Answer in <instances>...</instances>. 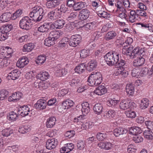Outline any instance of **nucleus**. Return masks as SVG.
Returning <instances> with one entry per match:
<instances>
[{
  "label": "nucleus",
  "mask_w": 153,
  "mask_h": 153,
  "mask_svg": "<svg viewBox=\"0 0 153 153\" xmlns=\"http://www.w3.org/2000/svg\"><path fill=\"white\" fill-rule=\"evenodd\" d=\"M119 54L115 52H109L104 56V58L105 61L107 64L109 66H112L116 64V66L118 69L124 68V66L126 64L125 61L123 59H120L119 60Z\"/></svg>",
  "instance_id": "obj_1"
},
{
  "label": "nucleus",
  "mask_w": 153,
  "mask_h": 153,
  "mask_svg": "<svg viewBox=\"0 0 153 153\" xmlns=\"http://www.w3.org/2000/svg\"><path fill=\"white\" fill-rule=\"evenodd\" d=\"M44 14L42 8L40 7L36 6L32 8L29 14L32 20L37 22L40 21Z\"/></svg>",
  "instance_id": "obj_2"
},
{
  "label": "nucleus",
  "mask_w": 153,
  "mask_h": 153,
  "mask_svg": "<svg viewBox=\"0 0 153 153\" xmlns=\"http://www.w3.org/2000/svg\"><path fill=\"white\" fill-rule=\"evenodd\" d=\"M31 20L32 19L28 16L23 17L19 22L20 27L23 29L29 30L31 28Z\"/></svg>",
  "instance_id": "obj_3"
},
{
  "label": "nucleus",
  "mask_w": 153,
  "mask_h": 153,
  "mask_svg": "<svg viewBox=\"0 0 153 153\" xmlns=\"http://www.w3.org/2000/svg\"><path fill=\"white\" fill-rule=\"evenodd\" d=\"M81 37L79 35H73L70 38L69 41L68 42V44L70 46L75 47L81 42Z\"/></svg>",
  "instance_id": "obj_4"
},
{
  "label": "nucleus",
  "mask_w": 153,
  "mask_h": 153,
  "mask_svg": "<svg viewBox=\"0 0 153 153\" xmlns=\"http://www.w3.org/2000/svg\"><path fill=\"white\" fill-rule=\"evenodd\" d=\"M18 114H19L22 117H25L29 115L31 116L32 111L30 110L29 106L27 105L22 106L18 109Z\"/></svg>",
  "instance_id": "obj_5"
},
{
  "label": "nucleus",
  "mask_w": 153,
  "mask_h": 153,
  "mask_svg": "<svg viewBox=\"0 0 153 153\" xmlns=\"http://www.w3.org/2000/svg\"><path fill=\"white\" fill-rule=\"evenodd\" d=\"M55 75L58 77L64 76L68 73L67 69L62 68L60 64L57 65L55 68Z\"/></svg>",
  "instance_id": "obj_6"
},
{
  "label": "nucleus",
  "mask_w": 153,
  "mask_h": 153,
  "mask_svg": "<svg viewBox=\"0 0 153 153\" xmlns=\"http://www.w3.org/2000/svg\"><path fill=\"white\" fill-rule=\"evenodd\" d=\"M134 102H129L123 100H121L120 104V107L122 110H125L129 108H132L134 105Z\"/></svg>",
  "instance_id": "obj_7"
},
{
  "label": "nucleus",
  "mask_w": 153,
  "mask_h": 153,
  "mask_svg": "<svg viewBox=\"0 0 153 153\" xmlns=\"http://www.w3.org/2000/svg\"><path fill=\"white\" fill-rule=\"evenodd\" d=\"M59 33L56 31H51L50 33L49 36L48 37V41H49L50 44L48 43V47L53 45L54 44L53 41L59 37Z\"/></svg>",
  "instance_id": "obj_8"
},
{
  "label": "nucleus",
  "mask_w": 153,
  "mask_h": 153,
  "mask_svg": "<svg viewBox=\"0 0 153 153\" xmlns=\"http://www.w3.org/2000/svg\"><path fill=\"white\" fill-rule=\"evenodd\" d=\"M130 12L128 14V20L129 22L131 23H133L136 22L138 19V16L136 10H130Z\"/></svg>",
  "instance_id": "obj_9"
},
{
  "label": "nucleus",
  "mask_w": 153,
  "mask_h": 153,
  "mask_svg": "<svg viewBox=\"0 0 153 153\" xmlns=\"http://www.w3.org/2000/svg\"><path fill=\"white\" fill-rule=\"evenodd\" d=\"M22 96L21 92H16L13 94L8 98L9 102H16L19 101Z\"/></svg>",
  "instance_id": "obj_10"
},
{
  "label": "nucleus",
  "mask_w": 153,
  "mask_h": 153,
  "mask_svg": "<svg viewBox=\"0 0 153 153\" xmlns=\"http://www.w3.org/2000/svg\"><path fill=\"white\" fill-rule=\"evenodd\" d=\"M74 144L72 143H68L65 144L60 149L61 153H68L72 151L74 148Z\"/></svg>",
  "instance_id": "obj_11"
},
{
  "label": "nucleus",
  "mask_w": 153,
  "mask_h": 153,
  "mask_svg": "<svg viewBox=\"0 0 153 153\" xmlns=\"http://www.w3.org/2000/svg\"><path fill=\"white\" fill-rule=\"evenodd\" d=\"M91 78L90 80H91V82L93 84V82L92 81V80L94 79H95L97 83H98L99 84L101 83L102 80V75L99 72H97L95 73L91 74Z\"/></svg>",
  "instance_id": "obj_12"
},
{
  "label": "nucleus",
  "mask_w": 153,
  "mask_h": 153,
  "mask_svg": "<svg viewBox=\"0 0 153 153\" xmlns=\"http://www.w3.org/2000/svg\"><path fill=\"white\" fill-rule=\"evenodd\" d=\"M47 104V102L45 100L40 99L37 101L34 105V107L38 109H44L46 108Z\"/></svg>",
  "instance_id": "obj_13"
},
{
  "label": "nucleus",
  "mask_w": 153,
  "mask_h": 153,
  "mask_svg": "<svg viewBox=\"0 0 153 153\" xmlns=\"http://www.w3.org/2000/svg\"><path fill=\"white\" fill-rule=\"evenodd\" d=\"M28 62L27 58L26 57L23 56L18 60L16 63V65L19 68H23L27 64Z\"/></svg>",
  "instance_id": "obj_14"
},
{
  "label": "nucleus",
  "mask_w": 153,
  "mask_h": 153,
  "mask_svg": "<svg viewBox=\"0 0 153 153\" xmlns=\"http://www.w3.org/2000/svg\"><path fill=\"white\" fill-rule=\"evenodd\" d=\"M89 11L86 9L82 10L79 12V17L80 20H84L88 18L90 15Z\"/></svg>",
  "instance_id": "obj_15"
},
{
  "label": "nucleus",
  "mask_w": 153,
  "mask_h": 153,
  "mask_svg": "<svg viewBox=\"0 0 153 153\" xmlns=\"http://www.w3.org/2000/svg\"><path fill=\"white\" fill-rule=\"evenodd\" d=\"M94 93L98 95H102L107 92L106 88L104 85H101L97 88L94 91Z\"/></svg>",
  "instance_id": "obj_16"
},
{
  "label": "nucleus",
  "mask_w": 153,
  "mask_h": 153,
  "mask_svg": "<svg viewBox=\"0 0 153 153\" xmlns=\"http://www.w3.org/2000/svg\"><path fill=\"white\" fill-rule=\"evenodd\" d=\"M86 69V64L84 63L79 64L77 65L74 68L75 72L78 74L83 73Z\"/></svg>",
  "instance_id": "obj_17"
},
{
  "label": "nucleus",
  "mask_w": 153,
  "mask_h": 153,
  "mask_svg": "<svg viewBox=\"0 0 153 153\" xmlns=\"http://www.w3.org/2000/svg\"><path fill=\"white\" fill-rule=\"evenodd\" d=\"M117 35V33L114 31H111L106 33L104 37V39L107 41L114 39Z\"/></svg>",
  "instance_id": "obj_18"
},
{
  "label": "nucleus",
  "mask_w": 153,
  "mask_h": 153,
  "mask_svg": "<svg viewBox=\"0 0 153 153\" xmlns=\"http://www.w3.org/2000/svg\"><path fill=\"white\" fill-rule=\"evenodd\" d=\"M12 15L10 13H4L0 17V22H4L9 21L12 19Z\"/></svg>",
  "instance_id": "obj_19"
},
{
  "label": "nucleus",
  "mask_w": 153,
  "mask_h": 153,
  "mask_svg": "<svg viewBox=\"0 0 153 153\" xmlns=\"http://www.w3.org/2000/svg\"><path fill=\"white\" fill-rule=\"evenodd\" d=\"M142 132V130L141 128L137 126H134L131 127L129 129L128 133L135 135H137Z\"/></svg>",
  "instance_id": "obj_20"
},
{
  "label": "nucleus",
  "mask_w": 153,
  "mask_h": 153,
  "mask_svg": "<svg viewBox=\"0 0 153 153\" xmlns=\"http://www.w3.org/2000/svg\"><path fill=\"white\" fill-rule=\"evenodd\" d=\"M127 132V130L126 128L120 127L115 129L113 131V133L116 137H118L120 135L126 134Z\"/></svg>",
  "instance_id": "obj_21"
},
{
  "label": "nucleus",
  "mask_w": 153,
  "mask_h": 153,
  "mask_svg": "<svg viewBox=\"0 0 153 153\" xmlns=\"http://www.w3.org/2000/svg\"><path fill=\"white\" fill-rule=\"evenodd\" d=\"M152 72L151 70H149L146 68H143L141 69L139 73L140 76H149L152 75Z\"/></svg>",
  "instance_id": "obj_22"
},
{
  "label": "nucleus",
  "mask_w": 153,
  "mask_h": 153,
  "mask_svg": "<svg viewBox=\"0 0 153 153\" xmlns=\"http://www.w3.org/2000/svg\"><path fill=\"white\" fill-rule=\"evenodd\" d=\"M19 72L16 70H14L8 74L7 76L8 79L15 80L19 76Z\"/></svg>",
  "instance_id": "obj_23"
},
{
  "label": "nucleus",
  "mask_w": 153,
  "mask_h": 153,
  "mask_svg": "<svg viewBox=\"0 0 153 153\" xmlns=\"http://www.w3.org/2000/svg\"><path fill=\"white\" fill-rule=\"evenodd\" d=\"M145 59L142 56H140L139 57L137 56V58L134 60V65L135 66H140L143 65L145 63Z\"/></svg>",
  "instance_id": "obj_24"
},
{
  "label": "nucleus",
  "mask_w": 153,
  "mask_h": 153,
  "mask_svg": "<svg viewBox=\"0 0 153 153\" xmlns=\"http://www.w3.org/2000/svg\"><path fill=\"white\" fill-rule=\"evenodd\" d=\"M116 113L114 111L110 110L108 111H105L102 114L103 116L105 118L111 119L114 117Z\"/></svg>",
  "instance_id": "obj_25"
},
{
  "label": "nucleus",
  "mask_w": 153,
  "mask_h": 153,
  "mask_svg": "<svg viewBox=\"0 0 153 153\" xmlns=\"http://www.w3.org/2000/svg\"><path fill=\"white\" fill-rule=\"evenodd\" d=\"M82 114L84 115L87 114L90 111L89 104L88 102H84L82 104Z\"/></svg>",
  "instance_id": "obj_26"
},
{
  "label": "nucleus",
  "mask_w": 153,
  "mask_h": 153,
  "mask_svg": "<svg viewBox=\"0 0 153 153\" xmlns=\"http://www.w3.org/2000/svg\"><path fill=\"white\" fill-rule=\"evenodd\" d=\"M149 104L148 99L143 98L140 100V107L141 109H145L148 107Z\"/></svg>",
  "instance_id": "obj_27"
},
{
  "label": "nucleus",
  "mask_w": 153,
  "mask_h": 153,
  "mask_svg": "<svg viewBox=\"0 0 153 153\" xmlns=\"http://www.w3.org/2000/svg\"><path fill=\"white\" fill-rule=\"evenodd\" d=\"M7 117L9 121H14L18 118V114H17L14 111L11 112L9 113Z\"/></svg>",
  "instance_id": "obj_28"
},
{
  "label": "nucleus",
  "mask_w": 153,
  "mask_h": 153,
  "mask_svg": "<svg viewBox=\"0 0 153 153\" xmlns=\"http://www.w3.org/2000/svg\"><path fill=\"white\" fill-rule=\"evenodd\" d=\"M97 62L94 60H92L88 62L87 65V70L88 71H91L94 70L97 67Z\"/></svg>",
  "instance_id": "obj_29"
},
{
  "label": "nucleus",
  "mask_w": 153,
  "mask_h": 153,
  "mask_svg": "<svg viewBox=\"0 0 153 153\" xmlns=\"http://www.w3.org/2000/svg\"><path fill=\"white\" fill-rule=\"evenodd\" d=\"M57 144L56 140L54 138L48 139V150H51L55 148Z\"/></svg>",
  "instance_id": "obj_30"
},
{
  "label": "nucleus",
  "mask_w": 153,
  "mask_h": 153,
  "mask_svg": "<svg viewBox=\"0 0 153 153\" xmlns=\"http://www.w3.org/2000/svg\"><path fill=\"white\" fill-rule=\"evenodd\" d=\"M143 53H144L143 51L140 50L139 48L137 47L134 48L131 52V55L132 56H131V58H134L136 56H138L140 55V54H142Z\"/></svg>",
  "instance_id": "obj_31"
},
{
  "label": "nucleus",
  "mask_w": 153,
  "mask_h": 153,
  "mask_svg": "<svg viewBox=\"0 0 153 153\" xmlns=\"http://www.w3.org/2000/svg\"><path fill=\"white\" fill-rule=\"evenodd\" d=\"M93 109L96 114L99 115L102 111V107L101 104L97 103L94 106Z\"/></svg>",
  "instance_id": "obj_32"
},
{
  "label": "nucleus",
  "mask_w": 153,
  "mask_h": 153,
  "mask_svg": "<svg viewBox=\"0 0 153 153\" xmlns=\"http://www.w3.org/2000/svg\"><path fill=\"white\" fill-rule=\"evenodd\" d=\"M60 0H48V8H52L58 5L60 3Z\"/></svg>",
  "instance_id": "obj_33"
},
{
  "label": "nucleus",
  "mask_w": 153,
  "mask_h": 153,
  "mask_svg": "<svg viewBox=\"0 0 153 153\" xmlns=\"http://www.w3.org/2000/svg\"><path fill=\"white\" fill-rule=\"evenodd\" d=\"M117 75L121 74L123 77H126L128 75V71L125 69V68L118 69L116 71Z\"/></svg>",
  "instance_id": "obj_34"
},
{
  "label": "nucleus",
  "mask_w": 153,
  "mask_h": 153,
  "mask_svg": "<svg viewBox=\"0 0 153 153\" xmlns=\"http://www.w3.org/2000/svg\"><path fill=\"white\" fill-rule=\"evenodd\" d=\"M45 82L43 81L41 82L40 80H36L34 84V86L37 88H39L41 89V87H43L45 89L47 88V86L45 87V86L44 85Z\"/></svg>",
  "instance_id": "obj_35"
},
{
  "label": "nucleus",
  "mask_w": 153,
  "mask_h": 153,
  "mask_svg": "<svg viewBox=\"0 0 153 153\" xmlns=\"http://www.w3.org/2000/svg\"><path fill=\"white\" fill-rule=\"evenodd\" d=\"M34 48V46L32 43H28L24 45L22 51L24 52H30Z\"/></svg>",
  "instance_id": "obj_36"
},
{
  "label": "nucleus",
  "mask_w": 153,
  "mask_h": 153,
  "mask_svg": "<svg viewBox=\"0 0 153 153\" xmlns=\"http://www.w3.org/2000/svg\"><path fill=\"white\" fill-rule=\"evenodd\" d=\"M126 90L128 94L132 95L134 91V87L131 84H127L126 87Z\"/></svg>",
  "instance_id": "obj_37"
},
{
  "label": "nucleus",
  "mask_w": 153,
  "mask_h": 153,
  "mask_svg": "<svg viewBox=\"0 0 153 153\" xmlns=\"http://www.w3.org/2000/svg\"><path fill=\"white\" fill-rule=\"evenodd\" d=\"M2 60L0 63V67L3 68L8 66L10 62V60L9 59V57L6 58H2Z\"/></svg>",
  "instance_id": "obj_38"
},
{
  "label": "nucleus",
  "mask_w": 153,
  "mask_h": 153,
  "mask_svg": "<svg viewBox=\"0 0 153 153\" xmlns=\"http://www.w3.org/2000/svg\"><path fill=\"white\" fill-rule=\"evenodd\" d=\"M145 137L149 140H151L153 139V133L149 129L145 130L143 132Z\"/></svg>",
  "instance_id": "obj_39"
},
{
  "label": "nucleus",
  "mask_w": 153,
  "mask_h": 153,
  "mask_svg": "<svg viewBox=\"0 0 153 153\" xmlns=\"http://www.w3.org/2000/svg\"><path fill=\"white\" fill-rule=\"evenodd\" d=\"M127 46H124L123 49L122 53L124 54H126L127 55L129 56L131 58V56H132L131 55V50L132 49V47H129L127 48Z\"/></svg>",
  "instance_id": "obj_40"
},
{
  "label": "nucleus",
  "mask_w": 153,
  "mask_h": 153,
  "mask_svg": "<svg viewBox=\"0 0 153 153\" xmlns=\"http://www.w3.org/2000/svg\"><path fill=\"white\" fill-rule=\"evenodd\" d=\"M85 3L83 2H80L75 3L73 8L75 10L77 11L81 10L82 8L85 7Z\"/></svg>",
  "instance_id": "obj_41"
},
{
  "label": "nucleus",
  "mask_w": 153,
  "mask_h": 153,
  "mask_svg": "<svg viewBox=\"0 0 153 153\" xmlns=\"http://www.w3.org/2000/svg\"><path fill=\"white\" fill-rule=\"evenodd\" d=\"M13 133V130L9 128L4 129L1 131V134L4 137H7Z\"/></svg>",
  "instance_id": "obj_42"
},
{
  "label": "nucleus",
  "mask_w": 153,
  "mask_h": 153,
  "mask_svg": "<svg viewBox=\"0 0 153 153\" xmlns=\"http://www.w3.org/2000/svg\"><path fill=\"white\" fill-rule=\"evenodd\" d=\"M46 60V58L45 56L41 55L37 57L36 62L37 64L40 65L44 63Z\"/></svg>",
  "instance_id": "obj_43"
},
{
  "label": "nucleus",
  "mask_w": 153,
  "mask_h": 153,
  "mask_svg": "<svg viewBox=\"0 0 153 153\" xmlns=\"http://www.w3.org/2000/svg\"><path fill=\"white\" fill-rule=\"evenodd\" d=\"M96 137L98 140L102 141L107 138L108 135L105 133L98 132L96 135Z\"/></svg>",
  "instance_id": "obj_44"
},
{
  "label": "nucleus",
  "mask_w": 153,
  "mask_h": 153,
  "mask_svg": "<svg viewBox=\"0 0 153 153\" xmlns=\"http://www.w3.org/2000/svg\"><path fill=\"white\" fill-rule=\"evenodd\" d=\"M65 22L63 19H58L55 22L56 29L62 28L65 25Z\"/></svg>",
  "instance_id": "obj_45"
},
{
  "label": "nucleus",
  "mask_w": 153,
  "mask_h": 153,
  "mask_svg": "<svg viewBox=\"0 0 153 153\" xmlns=\"http://www.w3.org/2000/svg\"><path fill=\"white\" fill-rule=\"evenodd\" d=\"M30 131V128L27 126H25L19 128L18 131L21 134H25Z\"/></svg>",
  "instance_id": "obj_46"
},
{
  "label": "nucleus",
  "mask_w": 153,
  "mask_h": 153,
  "mask_svg": "<svg viewBox=\"0 0 153 153\" xmlns=\"http://www.w3.org/2000/svg\"><path fill=\"white\" fill-rule=\"evenodd\" d=\"M39 31L41 32H47L48 31V23L45 22L38 28Z\"/></svg>",
  "instance_id": "obj_47"
},
{
  "label": "nucleus",
  "mask_w": 153,
  "mask_h": 153,
  "mask_svg": "<svg viewBox=\"0 0 153 153\" xmlns=\"http://www.w3.org/2000/svg\"><path fill=\"white\" fill-rule=\"evenodd\" d=\"M118 102L119 100H118L109 99L107 102V104L110 107H114Z\"/></svg>",
  "instance_id": "obj_48"
},
{
  "label": "nucleus",
  "mask_w": 153,
  "mask_h": 153,
  "mask_svg": "<svg viewBox=\"0 0 153 153\" xmlns=\"http://www.w3.org/2000/svg\"><path fill=\"white\" fill-rule=\"evenodd\" d=\"M22 13V10L19 9L16 10V11L12 15V19L14 20L17 18L20 17Z\"/></svg>",
  "instance_id": "obj_49"
},
{
  "label": "nucleus",
  "mask_w": 153,
  "mask_h": 153,
  "mask_svg": "<svg viewBox=\"0 0 153 153\" xmlns=\"http://www.w3.org/2000/svg\"><path fill=\"white\" fill-rule=\"evenodd\" d=\"M12 27V26L11 25H7L4 26L2 27V30L1 32L8 34V33L11 30Z\"/></svg>",
  "instance_id": "obj_50"
},
{
  "label": "nucleus",
  "mask_w": 153,
  "mask_h": 153,
  "mask_svg": "<svg viewBox=\"0 0 153 153\" xmlns=\"http://www.w3.org/2000/svg\"><path fill=\"white\" fill-rule=\"evenodd\" d=\"M118 11L119 12L118 16L119 17L123 20H126L127 19H128L127 18V15L126 13V9H125V11Z\"/></svg>",
  "instance_id": "obj_51"
},
{
  "label": "nucleus",
  "mask_w": 153,
  "mask_h": 153,
  "mask_svg": "<svg viewBox=\"0 0 153 153\" xmlns=\"http://www.w3.org/2000/svg\"><path fill=\"white\" fill-rule=\"evenodd\" d=\"M56 121V119L55 117H50L48 120V128L52 127L55 124Z\"/></svg>",
  "instance_id": "obj_52"
},
{
  "label": "nucleus",
  "mask_w": 153,
  "mask_h": 153,
  "mask_svg": "<svg viewBox=\"0 0 153 153\" xmlns=\"http://www.w3.org/2000/svg\"><path fill=\"white\" fill-rule=\"evenodd\" d=\"M125 113L128 117L131 118H134L136 116V112L133 111H127L125 112Z\"/></svg>",
  "instance_id": "obj_53"
},
{
  "label": "nucleus",
  "mask_w": 153,
  "mask_h": 153,
  "mask_svg": "<svg viewBox=\"0 0 153 153\" xmlns=\"http://www.w3.org/2000/svg\"><path fill=\"white\" fill-rule=\"evenodd\" d=\"M8 94L7 91L4 90L0 91V100H3L6 98Z\"/></svg>",
  "instance_id": "obj_54"
},
{
  "label": "nucleus",
  "mask_w": 153,
  "mask_h": 153,
  "mask_svg": "<svg viewBox=\"0 0 153 153\" xmlns=\"http://www.w3.org/2000/svg\"><path fill=\"white\" fill-rule=\"evenodd\" d=\"M34 74L33 71H30L27 72L25 75V78L28 80H32L34 78Z\"/></svg>",
  "instance_id": "obj_55"
},
{
  "label": "nucleus",
  "mask_w": 153,
  "mask_h": 153,
  "mask_svg": "<svg viewBox=\"0 0 153 153\" xmlns=\"http://www.w3.org/2000/svg\"><path fill=\"white\" fill-rule=\"evenodd\" d=\"M123 4L122 1H118L117 2V4L116 5L117 10L118 11H125L126 9L123 6Z\"/></svg>",
  "instance_id": "obj_56"
},
{
  "label": "nucleus",
  "mask_w": 153,
  "mask_h": 153,
  "mask_svg": "<svg viewBox=\"0 0 153 153\" xmlns=\"http://www.w3.org/2000/svg\"><path fill=\"white\" fill-rule=\"evenodd\" d=\"M38 77L39 78L40 80L44 81L48 78V73L43 72L41 74H39Z\"/></svg>",
  "instance_id": "obj_57"
},
{
  "label": "nucleus",
  "mask_w": 153,
  "mask_h": 153,
  "mask_svg": "<svg viewBox=\"0 0 153 153\" xmlns=\"http://www.w3.org/2000/svg\"><path fill=\"white\" fill-rule=\"evenodd\" d=\"M85 146V142L82 140L79 141L77 144V148L79 150H83Z\"/></svg>",
  "instance_id": "obj_58"
},
{
  "label": "nucleus",
  "mask_w": 153,
  "mask_h": 153,
  "mask_svg": "<svg viewBox=\"0 0 153 153\" xmlns=\"http://www.w3.org/2000/svg\"><path fill=\"white\" fill-rule=\"evenodd\" d=\"M133 140L136 143H138L142 142L143 139L141 136L137 135L133 137Z\"/></svg>",
  "instance_id": "obj_59"
},
{
  "label": "nucleus",
  "mask_w": 153,
  "mask_h": 153,
  "mask_svg": "<svg viewBox=\"0 0 153 153\" xmlns=\"http://www.w3.org/2000/svg\"><path fill=\"white\" fill-rule=\"evenodd\" d=\"M93 24L94 23L93 22L87 23L83 25L82 27L86 30H91L92 29L94 26V25H93Z\"/></svg>",
  "instance_id": "obj_60"
},
{
  "label": "nucleus",
  "mask_w": 153,
  "mask_h": 153,
  "mask_svg": "<svg viewBox=\"0 0 153 153\" xmlns=\"http://www.w3.org/2000/svg\"><path fill=\"white\" fill-rule=\"evenodd\" d=\"M85 119L84 116L81 115L79 116L78 117H77L75 118L74 119V121L75 123L81 122L83 123L84 120H85Z\"/></svg>",
  "instance_id": "obj_61"
},
{
  "label": "nucleus",
  "mask_w": 153,
  "mask_h": 153,
  "mask_svg": "<svg viewBox=\"0 0 153 153\" xmlns=\"http://www.w3.org/2000/svg\"><path fill=\"white\" fill-rule=\"evenodd\" d=\"M8 4V1L5 0H1L0 1V10L3 9L7 6Z\"/></svg>",
  "instance_id": "obj_62"
},
{
  "label": "nucleus",
  "mask_w": 153,
  "mask_h": 153,
  "mask_svg": "<svg viewBox=\"0 0 153 153\" xmlns=\"http://www.w3.org/2000/svg\"><path fill=\"white\" fill-rule=\"evenodd\" d=\"M80 80L78 79H73L70 82V85L72 87L76 86L79 82Z\"/></svg>",
  "instance_id": "obj_63"
},
{
  "label": "nucleus",
  "mask_w": 153,
  "mask_h": 153,
  "mask_svg": "<svg viewBox=\"0 0 153 153\" xmlns=\"http://www.w3.org/2000/svg\"><path fill=\"white\" fill-rule=\"evenodd\" d=\"M145 124L148 129L153 130V122H152L150 120L146 121L145 122Z\"/></svg>",
  "instance_id": "obj_64"
}]
</instances>
